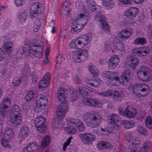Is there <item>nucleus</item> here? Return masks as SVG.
<instances>
[{
  "label": "nucleus",
  "mask_w": 152,
  "mask_h": 152,
  "mask_svg": "<svg viewBox=\"0 0 152 152\" xmlns=\"http://www.w3.org/2000/svg\"><path fill=\"white\" fill-rule=\"evenodd\" d=\"M132 144L133 145V146H134L136 148H139L140 145V141L137 137L134 138L132 140Z\"/></svg>",
  "instance_id": "de8ad7c7"
},
{
  "label": "nucleus",
  "mask_w": 152,
  "mask_h": 152,
  "mask_svg": "<svg viewBox=\"0 0 152 152\" xmlns=\"http://www.w3.org/2000/svg\"><path fill=\"white\" fill-rule=\"evenodd\" d=\"M139 9L136 7H131L127 9L124 13V15L127 17H134L139 11Z\"/></svg>",
  "instance_id": "dca6fc26"
},
{
  "label": "nucleus",
  "mask_w": 152,
  "mask_h": 152,
  "mask_svg": "<svg viewBox=\"0 0 152 152\" xmlns=\"http://www.w3.org/2000/svg\"><path fill=\"white\" fill-rule=\"evenodd\" d=\"M146 126L149 129H152V119L150 116H147L145 120Z\"/></svg>",
  "instance_id": "ea45409f"
},
{
  "label": "nucleus",
  "mask_w": 152,
  "mask_h": 152,
  "mask_svg": "<svg viewBox=\"0 0 152 152\" xmlns=\"http://www.w3.org/2000/svg\"><path fill=\"white\" fill-rule=\"evenodd\" d=\"M81 141L84 144L88 145L91 144L95 139V136L89 133H83L78 134Z\"/></svg>",
  "instance_id": "0eeeda50"
},
{
  "label": "nucleus",
  "mask_w": 152,
  "mask_h": 152,
  "mask_svg": "<svg viewBox=\"0 0 152 152\" xmlns=\"http://www.w3.org/2000/svg\"><path fill=\"white\" fill-rule=\"evenodd\" d=\"M66 90L63 88L57 93L58 98L61 103H62L63 104H64L66 103L65 93H66Z\"/></svg>",
  "instance_id": "412c9836"
},
{
  "label": "nucleus",
  "mask_w": 152,
  "mask_h": 152,
  "mask_svg": "<svg viewBox=\"0 0 152 152\" xmlns=\"http://www.w3.org/2000/svg\"><path fill=\"white\" fill-rule=\"evenodd\" d=\"M110 1H104L105 4H103V2H102L103 5L105 7L106 9L112 8L113 6V4Z\"/></svg>",
  "instance_id": "864d4df0"
},
{
  "label": "nucleus",
  "mask_w": 152,
  "mask_h": 152,
  "mask_svg": "<svg viewBox=\"0 0 152 152\" xmlns=\"http://www.w3.org/2000/svg\"><path fill=\"white\" fill-rule=\"evenodd\" d=\"M10 116L11 122L14 126L18 125L21 123V115H10Z\"/></svg>",
  "instance_id": "5701e85b"
},
{
  "label": "nucleus",
  "mask_w": 152,
  "mask_h": 152,
  "mask_svg": "<svg viewBox=\"0 0 152 152\" xmlns=\"http://www.w3.org/2000/svg\"><path fill=\"white\" fill-rule=\"evenodd\" d=\"M113 94V92H111L110 90H107L105 92L101 93V95L105 96H111Z\"/></svg>",
  "instance_id": "338daca9"
},
{
  "label": "nucleus",
  "mask_w": 152,
  "mask_h": 152,
  "mask_svg": "<svg viewBox=\"0 0 152 152\" xmlns=\"http://www.w3.org/2000/svg\"><path fill=\"white\" fill-rule=\"evenodd\" d=\"M118 111L120 114L129 118H134L136 115L137 113L136 109L129 107L126 108L124 110L120 108L118 109Z\"/></svg>",
  "instance_id": "423d86ee"
},
{
  "label": "nucleus",
  "mask_w": 152,
  "mask_h": 152,
  "mask_svg": "<svg viewBox=\"0 0 152 152\" xmlns=\"http://www.w3.org/2000/svg\"><path fill=\"white\" fill-rule=\"evenodd\" d=\"M38 146L36 142H30L23 150V152H33L38 149Z\"/></svg>",
  "instance_id": "a211bd4d"
},
{
  "label": "nucleus",
  "mask_w": 152,
  "mask_h": 152,
  "mask_svg": "<svg viewBox=\"0 0 152 152\" xmlns=\"http://www.w3.org/2000/svg\"><path fill=\"white\" fill-rule=\"evenodd\" d=\"M48 102V98L42 94H38L36 97L34 108L39 111H41L44 109Z\"/></svg>",
  "instance_id": "20e7f679"
},
{
  "label": "nucleus",
  "mask_w": 152,
  "mask_h": 152,
  "mask_svg": "<svg viewBox=\"0 0 152 152\" xmlns=\"http://www.w3.org/2000/svg\"><path fill=\"white\" fill-rule=\"evenodd\" d=\"M26 51L32 57L40 58L42 53V47L37 43H30L25 46Z\"/></svg>",
  "instance_id": "f257e3e1"
},
{
  "label": "nucleus",
  "mask_w": 152,
  "mask_h": 152,
  "mask_svg": "<svg viewBox=\"0 0 152 152\" xmlns=\"http://www.w3.org/2000/svg\"><path fill=\"white\" fill-rule=\"evenodd\" d=\"M110 49H112V48L110 46V44L107 43L105 44L103 48V51L108 52L110 50Z\"/></svg>",
  "instance_id": "69168bd1"
},
{
  "label": "nucleus",
  "mask_w": 152,
  "mask_h": 152,
  "mask_svg": "<svg viewBox=\"0 0 152 152\" xmlns=\"http://www.w3.org/2000/svg\"><path fill=\"white\" fill-rule=\"evenodd\" d=\"M56 58V63L58 64L61 63V61H63L64 60V58H62V55L61 54H59Z\"/></svg>",
  "instance_id": "774afa93"
},
{
  "label": "nucleus",
  "mask_w": 152,
  "mask_h": 152,
  "mask_svg": "<svg viewBox=\"0 0 152 152\" xmlns=\"http://www.w3.org/2000/svg\"><path fill=\"white\" fill-rule=\"evenodd\" d=\"M131 75L130 71L128 69L125 70L121 77L120 80H121V84L126 83L129 80V76Z\"/></svg>",
  "instance_id": "aec40b11"
},
{
  "label": "nucleus",
  "mask_w": 152,
  "mask_h": 152,
  "mask_svg": "<svg viewBox=\"0 0 152 152\" xmlns=\"http://www.w3.org/2000/svg\"><path fill=\"white\" fill-rule=\"evenodd\" d=\"M24 53V48L21 47L19 48L16 52L15 56L17 59H20Z\"/></svg>",
  "instance_id": "a18cd8bd"
},
{
  "label": "nucleus",
  "mask_w": 152,
  "mask_h": 152,
  "mask_svg": "<svg viewBox=\"0 0 152 152\" xmlns=\"http://www.w3.org/2000/svg\"><path fill=\"white\" fill-rule=\"evenodd\" d=\"M30 132V129L27 126H22L19 131L18 137L20 141H23L28 137Z\"/></svg>",
  "instance_id": "f8f14e48"
},
{
  "label": "nucleus",
  "mask_w": 152,
  "mask_h": 152,
  "mask_svg": "<svg viewBox=\"0 0 152 152\" xmlns=\"http://www.w3.org/2000/svg\"><path fill=\"white\" fill-rule=\"evenodd\" d=\"M149 71V68L145 66H141L139 67L137 70L138 77L142 81H149L151 80Z\"/></svg>",
  "instance_id": "7ed1b4c3"
},
{
  "label": "nucleus",
  "mask_w": 152,
  "mask_h": 152,
  "mask_svg": "<svg viewBox=\"0 0 152 152\" xmlns=\"http://www.w3.org/2000/svg\"><path fill=\"white\" fill-rule=\"evenodd\" d=\"M92 115L91 126L93 128H96L99 126V123L102 121V118L98 115H93V113H92Z\"/></svg>",
  "instance_id": "f3484780"
},
{
  "label": "nucleus",
  "mask_w": 152,
  "mask_h": 152,
  "mask_svg": "<svg viewBox=\"0 0 152 152\" xmlns=\"http://www.w3.org/2000/svg\"><path fill=\"white\" fill-rule=\"evenodd\" d=\"M34 123L35 126L37 128L45 126V119L41 116L36 118L34 121Z\"/></svg>",
  "instance_id": "6ab92c4d"
},
{
  "label": "nucleus",
  "mask_w": 152,
  "mask_h": 152,
  "mask_svg": "<svg viewBox=\"0 0 152 152\" xmlns=\"http://www.w3.org/2000/svg\"><path fill=\"white\" fill-rule=\"evenodd\" d=\"M28 15L25 11L21 12L19 15L18 18L19 20L21 22H25L28 18Z\"/></svg>",
  "instance_id": "2f4dec72"
},
{
  "label": "nucleus",
  "mask_w": 152,
  "mask_h": 152,
  "mask_svg": "<svg viewBox=\"0 0 152 152\" xmlns=\"http://www.w3.org/2000/svg\"><path fill=\"white\" fill-rule=\"evenodd\" d=\"M70 3L66 1L64 2L62 5V8L63 9L62 10L63 13L66 15L69 14V4Z\"/></svg>",
  "instance_id": "72a5a7b5"
},
{
  "label": "nucleus",
  "mask_w": 152,
  "mask_h": 152,
  "mask_svg": "<svg viewBox=\"0 0 152 152\" xmlns=\"http://www.w3.org/2000/svg\"><path fill=\"white\" fill-rule=\"evenodd\" d=\"M22 70L23 74H27L29 72L30 68L28 65L25 64L22 67Z\"/></svg>",
  "instance_id": "5fc2aeb1"
},
{
  "label": "nucleus",
  "mask_w": 152,
  "mask_h": 152,
  "mask_svg": "<svg viewBox=\"0 0 152 152\" xmlns=\"http://www.w3.org/2000/svg\"><path fill=\"white\" fill-rule=\"evenodd\" d=\"M40 4L38 3H33L30 7V17L33 19L36 18L40 13H41V9Z\"/></svg>",
  "instance_id": "6e6552de"
},
{
  "label": "nucleus",
  "mask_w": 152,
  "mask_h": 152,
  "mask_svg": "<svg viewBox=\"0 0 152 152\" xmlns=\"http://www.w3.org/2000/svg\"><path fill=\"white\" fill-rule=\"evenodd\" d=\"M109 61L117 64H118L119 62L118 56L117 55H112Z\"/></svg>",
  "instance_id": "603ef678"
},
{
  "label": "nucleus",
  "mask_w": 152,
  "mask_h": 152,
  "mask_svg": "<svg viewBox=\"0 0 152 152\" xmlns=\"http://www.w3.org/2000/svg\"><path fill=\"white\" fill-rule=\"evenodd\" d=\"M50 83L48 80L42 79L39 81V88H45L48 86Z\"/></svg>",
  "instance_id": "58836bf2"
},
{
  "label": "nucleus",
  "mask_w": 152,
  "mask_h": 152,
  "mask_svg": "<svg viewBox=\"0 0 152 152\" xmlns=\"http://www.w3.org/2000/svg\"><path fill=\"white\" fill-rule=\"evenodd\" d=\"M132 53L134 56H142L141 48H137L132 50Z\"/></svg>",
  "instance_id": "49530a36"
},
{
  "label": "nucleus",
  "mask_w": 152,
  "mask_h": 152,
  "mask_svg": "<svg viewBox=\"0 0 152 152\" xmlns=\"http://www.w3.org/2000/svg\"><path fill=\"white\" fill-rule=\"evenodd\" d=\"M21 81L19 79L16 78L14 79L12 83V85L14 86H18L21 83Z\"/></svg>",
  "instance_id": "e2e57ef3"
},
{
  "label": "nucleus",
  "mask_w": 152,
  "mask_h": 152,
  "mask_svg": "<svg viewBox=\"0 0 152 152\" xmlns=\"http://www.w3.org/2000/svg\"><path fill=\"white\" fill-rule=\"evenodd\" d=\"M11 103L10 99L9 97L4 98L0 104V113L1 115L4 118L7 117L9 113L8 107Z\"/></svg>",
  "instance_id": "39448f33"
},
{
  "label": "nucleus",
  "mask_w": 152,
  "mask_h": 152,
  "mask_svg": "<svg viewBox=\"0 0 152 152\" xmlns=\"http://www.w3.org/2000/svg\"><path fill=\"white\" fill-rule=\"evenodd\" d=\"M101 24L103 29L106 31H108L109 29L110 26L107 24V22L105 20L104 22L101 23Z\"/></svg>",
  "instance_id": "052dcab7"
},
{
  "label": "nucleus",
  "mask_w": 152,
  "mask_h": 152,
  "mask_svg": "<svg viewBox=\"0 0 152 152\" xmlns=\"http://www.w3.org/2000/svg\"><path fill=\"white\" fill-rule=\"evenodd\" d=\"M41 23V22L38 19H37L34 21L33 27V30L34 31L37 32L38 31Z\"/></svg>",
  "instance_id": "79ce46f5"
},
{
  "label": "nucleus",
  "mask_w": 152,
  "mask_h": 152,
  "mask_svg": "<svg viewBox=\"0 0 152 152\" xmlns=\"http://www.w3.org/2000/svg\"><path fill=\"white\" fill-rule=\"evenodd\" d=\"M79 39H80L84 45L86 44L88 42L89 39L88 36L84 34L82 35L81 37Z\"/></svg>",
  "instance_id": "6e6d98bb"
},
{
  "label": "nucleus",
  "mask_w": 152,
  "mask_h": 152,
  "mask_svg": "<svg viewBox=\"0 0 152 152\" xmlns=\"http://www.w3.org/2000/svg\"><path fill=\"white\" fill-rule=\"evenodd\" d=\"M108 81L113 85H118L121 84V80L117 76L116 73L110 72Z\"/></svg>",
  "instance_id": "ddd939ff"
},
{
  "label": "nucleus",
  "mask_w": 152,
  "mask_h": 152,
  "mask_svg": "<svg viewBox=\"0 0 152 152\" xmlns=\"http://www.w3.org/2000/svg\"><path fill=\"white\" fill-rule=\"evenodd\" d=\"M113 97L115 99H117L119 101L121 100L123 94L117 90H115L113 92Z\"/></svg>",
  "instance_id": "4c0bfd02"
},
{
  "label": "nucleus",
  "mask_w": 152,
  "mask_h": 152,
  "mask_svg": "<svg viewBox=\"0 0 152 152\" xmlns=\"http://www.w3.org/2000/svg\"><path fill=\"white\" fill-rule=\"evenodd\" d=\"M100 82V80L99 79L97 80V81H94V83H91L90 81H88L86 82V83L89 84L90 86H91L96 87H97L99 85V83Z\"/></svg>",
  "instance_id": "bf43d9fd"
},
{
  "label": "nucleus",
  "mask_w": 152,
  "mask_h": 152,
  "mask_svg": "<svg viewBox=\"0 0 152 152\" xmlns=\"http://www.w3.org/2000/svg\"><path fill=\"white\" fill-rule=\"evenodd\" d=\"M94 20L95 21L100 23L105 20L104 16L100 13V10H99V12H97L94 15Z\"/></svg>",
  "instance_id": "c756f323"
},
{
  "label": "nucleus",
  "mask_w": 152,
  "mask_h": 152,
  "mask_svg": "<svg viewBox=\"0 0 152 152\" xmlns=\"http://www.w3.org/2000/svg\"><path fill=\"white\" fill-rule=\"evenodd\" d=\"M33 91H29L28 92L26 96V99L27 101H29L33 98L34 95Z\"/></svg>",
  "instance_id": "680f3d73"
},
{
  "label": "nucleus",
  "mask_w": 152,
  "mask_h": 152,
  "mask_svg": "<svg viewBox=\"0 0 152 152\" xmlns=\"http://www.w3.org/2000/svg\"><path fill=\"white\" fill-rule=\"evenodd\" d=\"M69 92L71 93V100L72 102H74L78 98L79 95L77 94L76 91L73 88H72V90L70 89Z\"/></svg>",
  "instance_id": "c85d7f7f"
},
{
  "label": "nucleus",
  "mask_w": 152,
  "mask_h": 152,
  "mask_svg": "<svg viewBox=\"0 0 152 152\" xmlns=\"http://www.w3.org/2000/svg\"><path fill=\"white\" fill-rule=\"evenodd\" d=\"M69 123L75 125L77 127L83 124V123L78 119H69L67 120Z\"/></svg>",
  "instance_id": "f704fd0d"
},
{
  "label": "nucleus",
  "mask_w": 152,
  "mask_h": 152,
  "mask_svg": "<svg viewBox=\"0 0 152 152\" xmlns=\"http://www.w3.org/2000/svg\"><path fill=\"white\" fill-rule=\"evenodd\" d=\"M129 60L131 63L130 65L132 66L133 68H135L138 62V58L135 57L131 56L129 57Z\"/></svg>",
  "instance_id": "a19ab883"
},
{
  "label": "nucleus",
  "mask_w": 152,
  "mask_h": 152,
  "mask_svg": "<svg viewBox=\"0 0 152 152\" xmlns=\"http://www.w3.org/2000/svg\"><path fill=\"white\" fill-rule=\"evenodd\" d=\"M108 119L107 120L108 123L110 124H112V128L115 129H119L120 128V126L117 124V123L120 120V117L118 115L112 114L109 115L108 117Z\"/></svg>",
  "instance_id": "9d476101"
},
{
  "label": "nucleus",
  "mask_w": 152,
  "mask_h": 152,
  "mask_svg": "<svg viewBox=\"0 0 152 152\" xmlns=\"http://www.w3.org/2000/svg\"><path fill=\"white\" fill-rule=\"evenodd\" d=\"M50 137L46 136L43 137L41 141V147L42 148L44 149L48 146L50 142Z\"/></svg>",
  "instance_id": "cd10ccee"
},
{
  "label": "nucleus",
  "mask_w": 152,
  "mask_h": 152,
  "mask_svg": "<svg viewBox=\"0 0 152 152\" xmlns=\"http://www.w3.org/2000/svg\"><path fill=\"white\" fill-rule=\"evenodd\" d=\"M12 43L10 41H7L3 44V49L5 51L10 54L12 51Z\"/></svg>",
  "instance_id": "bb28decb"
},
{
  "label": "nucleus",
  "mask_w": 152,
  "mask_h": 152,
  "mask_svg": "<svg viewBox=\"0 0 152 152\" xmlns=\"http://www.w3.org/2000/svg\"><path fill=\"white\" fill-rule=\"evenodd\" d=\"M80 38H78L77 39L75 40V43L76 44H77V46L78 49H80L83 48L85 45L82 42Z\"/></svg>",
  "instance_id": "4d7b16f0"
},
{
  "label": "nucleus",
  "mask_w": 152,
  "mask_h": 152,
  "mask_svg": "<svg viewBox=\"0 0 152 152\" xmlns=\"http://www.w3.org/2000/svg\"><path fill=\"white\" fill-rule=\"evenodd\" d=\"M118 35L121 39H126L131 36V34L128 29H125L119 32Z\"/></svg>",
  "instance_id": "b1692460"
},
{
  "label": "nucleus",
  "mask_w": 152,
  "mask_h": 152,
  "mask_svg": "<svg viewBox=\"0 0 152 152\" xmlns=\"http://www.w3.org/2000/svg\"><path fill=\"white\" fill-rule=\"evenodd\" d=\"M69 47L72 49H78L75 40H73L69 44Z\"/></svg>",
  "instance_id": "0e129e2a"
},
{
  "label": "nucleus",
  "mask_w": 152,
  "mask_h": 152,
  "mask_svg": "<svg viewBox=\"0 0 152 152\" xmlns=\"http://www.w3.org/2000/svg\"><path fill=\"white\" fill-rule=\"evenodd\" d=\"M14 134V132L11 128L7 127L5 129V133L3 135V137L6 139H10L13 137Z\"/></svg>",
  "instance_id": "a878e982"
},
{
  "label": "nucleus",
  "mask_w": 152,
  "mask_h": 152,
  "mask_svg": "<svg viewBox=\"0 0 152 152\" xmlns=\"http://www.w3.org/2000/svg\"><path fill=\"white\" fill-rule=\"evenodd\" d=\"M8 139L4 138V137H3L1 140V145L3 147L5 148H10V146H9L8 144V140H7Z\"/></svg>",
  "instance_id": "8fccbe9b"
},
{
  "label": "nucleus",
  "mask_w": 152,
  "mask_h": 152,
  "mask_svg": "<svg viewBox=\"0 0 152 152\" xmlns=\"http://www.w3.org/2000/svg\"><path fill=\"white\" fill-rule=\"evenodd\" d=\"M30 104L28 102L25 103L23 105V109L26 113L28 112L31 109Z\"/></svg>",
  "instance_id": "3c124183"
},
{
  "label": "nucleus",
  "mask_w": 152,
  "mask_h": 152,
  "mask_svg": "<svg viewBox=\"0 0 152 152\" xmlns=\"http://www.w3.org/2000/svg\"><path fill=\"white\" fill-rule=\"evenodd\" d=\"M76 59L79 60L78 62H83L86 60L88 57V52L86 50L82 49L77 52Z\"/></svg>",
  "instance_id": "4468645a"
},
{
  "label": "nucleus",
  "mask_w": 152,
  "mask_h": 152,
  "mask_svg": "<svg viewBox=\"0 0 152 152\" xmlns=\"http://www.w3.org/2000/svg\"><path fill=\"white\" fill-rule=\"evenodd\" d=\"M84 26L83 24L80 23L78 24L77 22H74L71 26L72 28L70 32L72 34H75L77 31L83 28Z\"/></svg>",
  "instance_id": "393cba45"
},
{
  "label": "nucleus",
  "mask_w": 152,
  "mask_h": 152,
  "mask_svg": "<svg viewBox=\"0 0 152 152\" xmlns=\"http://www.w3.org/2000/svg\"><path fill=\"white\" fill-rule=\"evenodd\" d=\"M84 104L90 107H100L102 106V103L96 99L92 98H88L84 99L83 100Z\"/></svg>",
  "instance_id": "1a4fd4ad"
},
{
  "label": "nucleus",
  "mask_w": 152,
  "mask_h": 152,
  "mask_svg": "<svg viewBox=\"0 0 152 152\" xmlns=\"http://www.w3.org/2000/svg\"><path fill=\"white\" fill-rule=\"evenodd\" d=\"M137 130L139 133L143 135H146L147 134V132L145 128L142 126H138Z\"/></svg>",
  "instance_id": "c03bdc74"
},
{
  "label": "nucleus",
  "mask_w": 152,
  "mask_h": 152,
  "mask_svg": "<svg viewBox=\"0 0 152 152\" xmlns=\"http://www.w3.org/2000/svg\"><path fill=\"white\" fill-rule=\"evenodd\" d=\"M65 129L68 134H74L75 133L76 131L73 126H70L65 128Z\"/></svg>",
  "instance_id": "37998d69"
},
{
  "label": "nucleus",
  "mask_w": 152,
  "mask_h": 152,
  "mask_svg": "<svg viewBox=\"0 0 152 152\" xmlns=\"http://www.w3.org/2000/svg\"><path fill=\"white\" fill-rule=\"evenodd\" d=\"M147 42V40L144 37H137L134 41V44L136 45H141L145 44Z\"/></svg>",
  "instance_id": "e433bc0d"
},
{
  "label": "nucleus",
  "mask_w": 152,
  "mask_h": 152,
  "mask_svg": "<svg viewBox=\"0 0 152 152\" xmlns=\"http://www.w3.org/2000/svg\"><path fill=\"white\" fill-rule=\"evenodd\" d=\"M91 116L90 114L88 113H86L84 115V120L86 124L88 126H91Z\"/></svg>",
  "instance_id": "c9c22d12"
},
{
  "label": "nucleus",
  "mask_w": 152,
  "mask_h": 152,
  "mask_svg": "<svg viewBox=\"0 0 152 152\" xmlns=\"http://www.w3.org/2000/svg\"><path fill=\"white\" fill-rule=\"evenodd\" d=\"M142 53V56H145L148 54L150 52V48L149 47L145 46L141 48Z\"/></svg>",
  "instance_id": "09e8293b"
},
{
  "label": "nucleus",
  "mask_w": 152,
  "mask_h": 152,
  "mask_svg": "<svg viewBox=\"0 0 152 152\" xmlns=\"http://www.w3.org/2000/svg\"><path fill=\"white\" fill-rule=\"evenodd\" d=\"M67 109V106L64 104H59L56 110V114L57 118L59 120L64 118Z\"/></svg>",
  "instance_id": "9b49d317"
},
{
  "label": "nucleus",
  "mask_w": 152,
  "mask_h": 152,
  "mask_svg": "<svg viewBox=\"0 0 152 152\" xmlns=\"http://www.w3.org/2000/svg\"><path fill=\"white\" fill-rule=\"evenodd\" d=\"M149 89L150 87L147 85L138 83L133 86L132 93L134 96L140 97L147 95Z\"/></svg>",
  "instance_id": "f03ea898"
},
{
  "label": "nucleus",
  "mask_w": 152,
  "mask_h": 152,
  "mask_svg": "<svg viewBox=\"0 0 152 152\" xmlns=\"http://www.w3.org/2000/svg\"><path fill=\"white\" fill-rule=\"evenodd\" d=\"M77 88L81 95L83 96L88 95L89 92H91V91L85 87H79Z\"/></svg>",
  "instance_id": "7c9ffc66"
},
{
  "label": "nucleus",
  "mask_w": 152,
  "mask_h": 152,
  "mask_svg": "<svg viewBox=\"0 0 152 152\" xmlns=\"http://www.w3.org/2000/svg\"><path fill=\"white\" fill-rule=\"evenodd\" d=\"M86 9H88L91 12L96 11L99 12L100 7L96 4L93 0H86Z\"/></svg>",
  "instance_id": "2eb2a0df"
},
{
  "label": "nucleus",
  "mask_w": 152,
  "mask_h": 152,
  "mask_svg": "<svg viewBox=\"0 0 152 152\" xmlns=\"http://www.w3.org/2000/svg\"><path fill=\"white\" fill-rule=\"evenodd\" d=\"M31 79L32 80V83L33 84H35L37 80L38 75L37 73L35 72H34L31 75Z\"/></svg>",
  "instance_id": "13d9d810"
},
{
  "label": "nucleus",
  "mask_w": 152,
  "mask_h": 152,
  "mask_svg": "<svg viewBox=\"0 0 152 152\" xmlns=\"http://www.w3.org/2000/svg\"><path fill=\"white\" fill-rule=\"evenodd\" d=\"M10 115H21V111L19 106L16 104H14L11 109Z\"/></svg>",
  "instance_id": "4be33fe9"
},
{
  "label": "nucleus",
  "mask_w": 152,
  "mask_h": 152,
  "mask_svg": "<svg viewBox=\"0 0 152 152\" xmlns=\"http://www.w3.org/2000/svg\"><path fill=\"white\" fill-rule=\"evenodd\" d=\"M122 124L123 126L126 128L130 129L133 127L134 125V123L132 121L123 120Z\"/></svg>",
  "instance_id": "473e14b6"
}]
</instances>
